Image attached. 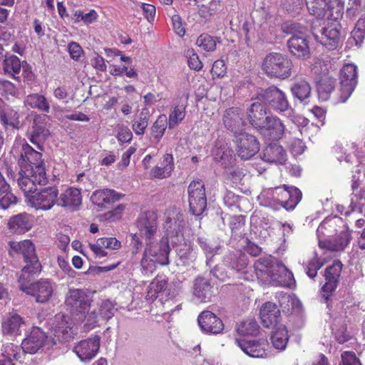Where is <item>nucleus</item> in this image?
Masks as SVG:
<instances>
[{
  "label": "nucleus",
  "mask_w": 365,
  "mask_h": 365,
  "mask_svg": "<svg viewBox=\"0 0 365 365\" xmlns=\"http://www.w3.org/2000/svg\"><path fill=\"white\" fill-rule=\"evenodd\" d=\"M140 234L148 242L140 261L141 272L144 275L152 274L155 269V264L166 265L169 264L168 255L170 247L168 237H163L158 242H151L157 231L156 217L153 213L142 215L137 222Z\"/></svg>",
  "instance_id": "nucleus-1"
},
{
  "label": "nucleus",
  "mask_w": 365,
  "mask_h": 365,
  "mask_svg": "<svg viewBox=\"0 0 365 365\" xmlns=\"http://www.w3.org/2000/svg\"><path fill=\"white\" fill-rule=\"evenodd\" d=\"M92 300L88 293L81 289H70L65 297V305L73 319L86 321L85 327L91 329L98 325V315L96 310L88 312Z\"/></svg>",
  "instance_id": "nucleus-2"
},
{
  "label": "nucleus",
  "mask_w": 365,
  "mask_h": 365,
  "mask_svg": "<svg viewBox=\"0 0 365 365\" xmlns=\"http://www.w3.org/2000/svg\"><path fill=\"white\" fill-rule=\"evenodd\" d=\"M282 31L292 34L287 41V46L292 56L307 59L310 56V49L305 36L306 28L297 22H287L282 26Z\"/></svg>",
  "instance_id": "nucleus-3"
},
{
  "label": "nucleus",
  "mask_w": 365,
  "mask_h": 365,
  "mask_svg": "<svg viewBox=\"0 0 365 365\" xmlns=\"http://www.w3.org/2000/svg\"><path fill=\"white\" fill-rule=\"evenodd\" d=\"M264 124L259 129L261 133L267 138L277 140L280 139L283 135L284 137L289 140H292V134H294V137L293 138L294 142H291V146L292 149L294 148V143L298 145V149L296 150L297 153H302L303 151L304 144L297 137L298 133L300 132L299 129L297 126H294L293 131H285L284 125L282 123V120L273 115L268 116L267 120L264 123Z\"/></svg>",
  "instance_id": "nucleus-4"
},
{
  "label": "nucleus",
  "mask_w": 365,
  "mask_h": 365,
  "mask_svg": "<svg viewBox=\"0 0 365 365\" xmlns=\"http://www.w3.org/2000/svg\"><path fill=\"white\" fill-rule=\"evenodd\" d=\"M292 67L291 59L286 54L278 52L267 54L262 64V69L267 76L279 79L289 78Z\"/></svg>",
  "instance_id": "nucleus-5"
},
{
  "label": "nucleus",
  "mask_w": 365,
  "mask_h": 365,
  "mask_svg": "<svg viewBox=\"0 0 365 365\" xmlns=\"http://www.w3.org/2000/svg\"><path fill=\"white\" fill-rule=\"evenodd\" d=\"M29 275L19 276V289L32 296L37 303L45 304L49 302L54 293L55 283L49 279H41L30 284H26Z\"/></svg>",
  "instance_id": "nucleus-6"
},
{
  "label": "nucleus",
  "mask_w": 365,
  "mask_h": 365,
  "mask_svg": "<svg viewBox=\"0 0 365 365\" xmlns=\"http://www.w3.org/2000/svg\"><path fill=\"white\" fill-rule=\"evenodd\" d=\"M11 250L23 255L26 265L21 269V275L34 274L41 271V264L36 256L34 245L31 241L10 242Z\"/></svg>",
  "instance_id": "nucleus-7"
},
{
  "label": "nucleus",
  "mask_w": 365,
  "mask_h": 365,
  "mask_svg": "<svg viewBox=\"0 0 365 365\" xmlns=\"http://www.w3.org/2000/svg\"><path fill=\"white\" fill-rule=\"evenodd\" d=\"M19 177L17 180L20 189L28 197L29 194L34 193L36 190V184L44 185L47 183L48 179L44 167H36V170L20 168Z\"/></svg>",
  "instance_id": "nucleus-8"
},
{
  "label": "nucleus",
  "mask_w": 365,
  "mask_h": 365,
  "mask_svg": "<svg viewBox=\"0 0 365 365\" xmlns=\"http://www.w3.org/2000/svg\"><path fill=\"white\" fill-rule=\"evenodd\" d=\"M257 99L277 112H284L291 108L286 94L274 86L262 90Z\"/></svg>",
  "instance_id": "nucleus-9"
},
{
  "label": "nucleus",
  "mask_w": 365,
  "mask_h": 365,
  "mask_svg": "<svg viewBox=\"0 0 365 365\" xmlns=\"http://www.w3.org/2000/svg\"><path fill=\"white\" fill-rule=\"evenodd\" d=\"M312 34L315 39L329 50L336 48L342 38L341 26L336 21L320 29H313Z\"/></svg>",
  "instance_id": "nucleus-10"
},
{
  "label": "nucleus",
  "mask_w": 365,
  "mask_h": 365,
  "mask_svg": "<svg viewBox=\"0 0 365 365\" xmlns=\"http://www.w3.org/2000/svg\"><path fill=\"white\" fill-rule=\"evenodd\" d=\"M339 101L345 103L357 84V67L354 63H346L339 73Z\"/></svg>",
  "instance_id": "nucleus-11"
},
{
  "label": "nucleus",
  "mask_w": 365,
  "mask_h": 365,
  "mask_svg": "<svg viewBox=\"0 0 365 365\" xmlns=\"http://www.w3.org/2000/svg\"><path fill=\"white\" fill-rule=\"evenodd\" d=\"M189 206L194 215H201L207 207V198L204 184L194 180L188 186Z\"/></svg>",
  "instance_id": "nucleus-12"
},
{
  "label": "nucleus",
  "mask_w": 365,
  "mask_h": 365,
  "mask_svg": "<svg viewBox=\"0 0 365 365\" xmlns=\"http://www.w3.org/2000/svg\"><path fill=\"white\" fill-rule=\"evenodd\" d=\"M58 190L56 187H48L34 193L29 197L32 207L36 210H49L58 205Z\"/></svg>",
  "instance_id": "nucleus-13"
},
{
  "label": "nucleus",
  "mask_w": 365,
  "mask_h": 365,
  "mask_svg": "<svg viewBox=\"0 0 365 365\" xmlns=\"http://www.w3.org/2000/svg\"><path fill=\"white\" fill-rule=\"evenodd\" d=\"M237 153L244 160L254 156L259 150V143L257 138L247 133H240L235 135Z\"/></svg>",
  "instance_id": "nucleus-14"
},
{
  "label": "nucleus",
  "mask_w": 365,
  "mask_h": 365,
  "mask_svg": "<svg viewBox=\"0 0 365 365\" xmlns=\"http://www.w3.org/2000/svg\"><path fill=\"white\" fill-rule=\"evenodd\" d=\"M272 190L274 192V196L279 197L282 207L287 210H293L302 199L301 191L294 187L284 185L282 187H277Z\"/></svg>",
  "instance_id": "nucleus-15"
},
{
  "label": "nucleus",
  "mask_w": 365,
  "mask_h": 365,
  "mask_svg": "<svg viewBox=\"0 0 365 365\" xmlns=\"http://www.w3.org/2000/svg\"><path fill=\"white\" fill-rule=\"evenodd\" d=\"M236 344L245 354L250 357L264 358L267 356L269 344L265 339L262 338L258 340L236 339Z\"/></svg>",
  "instance_id": "nucleus-16"
},
{
  "label": "nucleus",
  "mask_w": 365,
  "mask_h": 365,
  "mask_svg": "<svg viewBox=\"0 0 365 365\" xmlns=\"http://www.w3.org/2000/svg\"><path fill=\"white\" fill-rule=\"evenodd\" d=\"M100 336L93 337L82 340L77 344L73 351L78 358L83 361H88L96 356L100 348Z\"/></svg>",
  "instance_id": "nucleus-17"
},
{
  "label": "nucleus",
  "mask_w": 365,
  "mask_h": 365,
  "mask_svg": "<svg viewBox=\"0 0 365 365\" xmlns=\"http://www.w3.org/2000/svg\"><path fill=\"white\" fill-rule=\"evenodd\" d=\"M279 262L277 259L270 257L257 259L254 267L258 279L264 284L269 283L272 274L276 271Z\"/></svg>",
  "instance_id": "nucleus-18"
},
{
  "label": "nucleus",
  "mask_w": 365,
  "mask_h": 365,
  "mask_svg": "<svg viewBox=\"0 0 365 365\" xmlns=\"http://www.w3.org/2000/svg\"><path fill=\"white\" fill-rule=\"evenodd\" d=\"M202 331L207 334H217L224 329L222 321L210 311L202 312L197 318Z\"/></svg>",
  "instance_id": "nucleus-19"
},
{
  "label": "nucleus",
  "mask_w": 365,
  "mask_h": 365,
  "mask_svg": "<svg viewBox=\"0 0 365 365\" xmlns=\"http://www.w3.org/2000/svg\"><path fill=\"white\" fill-rule=\"evenodd\" d=\"M46 339L47 336L40 328L34 327L22 341V350L26 353L35 354L43 347Z\"/></svg>",
  "instance_id": "nucleus-20"
},
{
  "label": "nucleus",
  "mask_w": 365,
  "mask_h": 365,
  "mask_svg": "<svg viewBox=\"0 0 365 365\" xmlns=\"http://www.w3.org/2000/svg\"><path fill=\"white\" fill-rule=\"evenodd\" d=\"M42 154L34 150L29 144L26 143L22 145L20 158L18 163L20 168L23 166L26 169L36 170V167H44L41 161Z\"/></svg>",
  "instance_id": "nucleus-21"
},
{
  "label": "nucleus",
  "mask_w": 365,
  "mask_h": 365,
  "mask_svg": "<svg viewBox=\"0 0 365 365\" xmlns=\"http://www.w3.org/2000/svg\"><path fill=\"white\" fill-rule=\"evenodd\" d=\"M164 228L168 236H178L184 225L182 214L175 208L167 210L165 212Z\"/></svg>",
  "instance_id": "nucleus-22"
},
{
  "label": "nucleus",
  "mask_w": 365,
  "mask_h": 365,
  "mask_svg": "<svg viewBox=\"0 0 365 365\" xmlns=\"http://www.w3.org/2000/svg\"><path fill=\"white\" fill-rule=\"evenodd\" d=\"M342 267V263L339 260H336L331 266L326 268L324 274L326 282L322 288L324 293H327V295L323 294V296L326 299H328L329 294L336 289Z\"/></svg>",
  "instance_id": "nucleus-23"
},
{
  "label": "nucleus",
  "mask_w": 365,
  "mask_h": 365,
  "mask_svg": "<svg viewBox=\"0 0 365 365\" xmlns=\"http://www.w3.org/2000/svg\"><path fill=\"white\" fill-rule=\"evenodd\" d=\"M244 114L239 108H230L226 110L223 118L225 127L232 131L235 135L242 133L245 125Z\"/></svg>",
  "instance_id": "nucleus-24"
},
{
  "label": "nucleus",
  "mask_w": 365,
  "mask_h": 365,
  "mask_svg": "<svg viewBox=\"0 0 365 365\" xmlns=\"http://www.w3.org/2000/svg\"><path fill=\"white\" fill-rule=\"evenodd\" d=\"M25 326L24 319L17 313L11 312L8 313L2 322V332L5 335L16 336L21 334Z\"/></svg>",
  "instance_id": "nucleus-25"
},
{
  "label": "nucleus",
  "mask_w": 365,
  "mask_h": 365,
  "mask_svg": "<svg viewBox=\"0 0 365 365\" xmlns=\"http://www.w3.org/2000/svg\"><path fill=\"white\" fill-rule=\"evenodd\" d=\"M71 320L63 313L55 316L53 323L54 335L59 341H70L72 339Z\"/></svg>",
  "instance_id": "nucleus-26"
},
{
  "label": "nucleus",
  "mask_w": 365,
  "mask_h": 365,
  "mask_svg": "<svg viewBox=\"0 0 365 365\" xmlns=\"http://www.w3.org/2000/svg\"><path fill=\"white\" fill-rule=\"evenodd\" d=\"M58 200V206L76 210L82 202L81 190L75 187H68L60 195Z\"/></svg>",
  "instance_id": "nucleus-27"
},
{
  "label": "nucleus",
  "mask_w": 365,
  "mask_h": 365,
  "mask_svg": "<svg viewBox=\"0 0 365 365\" xmlns=\"http://www.w3.org/2000/svg\"><path fill=\"white\" fill-rule=\"evenodd\" d=\"M262 158L269 163L282 165L287 160V153L282 145L270 143L264 148Z\"/></svg>",
  "instance_id": "nucleus-28"
},
{
  "label": "nucleus",
  "mask_w": 365,
  "mask_h": 365,
  "mask_svg": "<svg viewBox=\"0 0 365 365\" xmlns=\"http://www.w3.org/2000/svg\"><path fill=\"white\" fill-rule=\"evenodd\" d=\"M123 194L117 192L111 189H103L96 190L91 195L92 202L98 207H106L107 205H110L115 202L119 201Z\"/></svg>",
  "instance_id": "nucleus-29"
},
{
  "label": "nucleus",
  "mask_w": 365,
  "mask_h": 365,
  "mask_svg": "<svg viewBox=\"0 0 365 365\" xmlns=\"http://www.w3.org/2000/svg\"><path fill=\"white\" fill-rule=\"evenodd\" d=\"M259 314L264 327L267 328L277 327L280 311L274 303L268 302L264 304L260 309Z\"/></svg>",
  "instance_id": "nucleus-30"
},
{
  "label": "nucleus",
  "mask_w": 365,
  "mask_h": 365,
  "mask_svg": "<svg viewBox=\"0 0 365 365\" xmlns=\"http://www.w3.org/2000/svg\"><path fill=\"white\" fill-rule=\"evenodd\" d=\"M351 240V234L348 230L340 232L333 240H319V246L321 248L327 249L330 251H342L348 245Z\"/></svg>",
  "instance_id": "nucleus-31"
},
{
  "label": "nucleus",
  "mask_w": 365,
  "mask_h": 365,
  "mask_svg": "<svg viewBox=\"0 0 365 365\" xmlns=\"http://www.w3.org/2000/svg\"><path fill=\"white\" fill-rule=\"evenodd\" d=\"M0 122L5 128L19 129V114L13 108L6 106L0 98Z\"/></svg>",
  "instance_id": "nucleus-32"
},
{
  "label": "nucleus",
  "mask_w": 365,
  "mask_h": 365,
  "mask_svg": "<svg viewBox=\"0 0 365 365\" xmlns=\"http://www.w3.org/2000/svg\"><path fill=\"white\" fill-rule=\"evenodd\" d=\"M268 116L264 106L258 101L253 103L248 109V120L255 128L259 129L264 124Z\"/></svg>",
  "instance_id": "nucleus-33"
},
{
  "label": "nucleus",
  "mask_w": 365,
  "mask_h": 365,
  "mask_svg": "<svg viewBox=\"0 0 365 365\" xmlns=\"http://www.w3.org/2000/svg\"><path fill=\"white\" fill-rule=\"evenodd\" d=\"M213 294L212 287L208 279L198 277L193 284V294L201 302H207L210 300Z\"/></svg>",
  "instance_id": "nucleus-34"
},
{
  "label": "nucleus",
  "mask_w": 365,
  "mask_h": 365,
  "mask_svg": "<svg viewBox=\"0 0 365 365\" xmlns=\"http://www.w3.org/2000/svg\"><path fill=\"white\" fill-rule=\"evenodd\" d=\"M294 282L293 274L279 262L276 271L272 274L269 284L276 286L290 287Z\"/></svg>",
  "instance_id": "nucleus-35"
},
{
  "label": "nucleus",
  "mask_w": 365,
  "mask_h": 365,
  "mask_svg": "<svg viewBox=\"0 0 365 365\" xmlns=\"http://www.w3.org/2000/svg\"><path fill=\"white\" fill-rule=\"evenodd\" d=\"M8 225L9 230L14 233H24L32 227L29 216L26 213H21L11 217Z\"/></svg>",
  "instance_id": "nucleus-36"
},
{
  "label": "nucleus",
  "mask_w": 365,
  "mask_h": 365,
  "mask_svg": "<svg viewBox=\"0 0 365 365\" xmlns=\"http://www.w3.org/2000/svg\"><path fill=\"white\" fill-rule=\"evenodd\" d=\"M33 130L31 134V142L37 146V148L42 150L43 144L50 135V131L43 123H38L34 120Z\"/></svg>",
  "instance_id": "nucleus-37"
},
{
  "label": "nucleus",
  "mask_w": 365,
  "mask_h": 365,
  "mask_svg": "<svg viewBox=\"0 0 365 365\" xmlns=\"http://www.w3.org/2000/svg\"><path fill=\"white\" fill-rule=\"evenodd\" d=\"M21 349V346L12 343L4 345L2 356L0 357V365H15L13 360L19 358Z\"/></svg>",
  "instance_id": "nucleus-38"
},
{
  "label": "nucleus",
  "mask_w": 365,
  "mask_h": 365,
  "mask_svg": "<svg viewBox=\"0 0 365 365\" xmlns=\"http://www.w3.org/2000/svg\"><path fill=\"white\" fill-rule=\"evenodd\" d=\"M310 14L317 18L324 16L327 9H332L333 6L326 0H304Z\"/></svg>",
  "instance_id": "nucleus-39"
},
{
  "label": "nucleus",
  "mask_w": 365,
  "mask_h": 365,
  "mask_svg": "<svg viewBox=\"0 0 365 365\" xmlns=\"http://www.w3.org/2000/svg\"><path fill=\"white\" fill-rule=\"evenodd\" d=\"M273 346L280 350H284L289 340L288 331L285 326L280 324L274 327L271 336Z\"/></svg>",
  "instance_id": "nucleus-40"
},
{
  "label": "nucleus",
  "mask_w": 365,
  "mask_h": 365,
  "mask_svg": "<svg viewBox=\"0 0 365 365\" xmlns=\"http://www.w3.org/2000/svg\"><path fill=\"white\" fill-rule=\"evenodd\" d=\"M291 91L294 98L303 102L310 96L311 86L307 81L302 79L292 86Z\"/></svg>",
  "instance_id": "nucleus-41"
},
{
  "label": "nucleus",
  "mask_w": 365,
  "mask_h": 365,
  "mask_svg": "<svg viewBox=\"0 0 365 365\" xmlns=\"http://www.w3.org/2000/svg\"><path fill=\"white\" fill-rule=\"evenodd\" d=\"M24 103L26 106H29L32 108H38L45 113H48L50 110V106L46 98L43 96L37 93L29 95L26 98Z\"/></svg>",
  "instance_id": "nucleus-42"
},
{
  "label": "nucleus",
  "mask_w": 365,
  "mask_h": 365,
  "mask_svg": "<svg viewBox=\"0 0 365 365\" xmlns=\"http://www.w3.org/2000/svg\"><path fill=\"white\" fill-rule=\"evenodd\" d=\"M21 68V62L20 59L14 55L6 56L3 61V70L4 73L14 78L20 73Z\"/></svg>",
  "instance_id": "nucleus-43"
},
{
  "label": "nucleus",
  "mask_w": 365,
  "mask_h": 365,
  "mask_svg": "<svg viewBox=\"0 0 365 365\" xmlns=\"http://www.w3.org/2000/svg\"><path fill=\"white\" fill-rule=\"evenodd\" d=\"M116 309L114 304L108 300H103L98 305V323L100 321L107 322L115 314Z\"/></svg>",
  "instance_id": "nucleus-44"
},
{
  "label": "nucleus",
  "mask_w": 365,
  "mask_h": 365,
  "mask_svg": "<svg viewBox=\"0 0 365 365\" xmlns=\"http://www.w3.org/2000/svg\"><path fill=\"white\" fill-rule=\"evenodd\" d=\"M217 43H220L217 37H214L207 34H202L198 36L196 44L203 50L212 52L216 49Z\"/></svg>",
  "instance_id": "nucleus-45"
},
{
  "label": "nucleus",
  "mask_w": 365,
  "mask_h": 365,
  "mask_svg": "<svg viewBox=\"0 0 365 365\" xmlns=\"http://www.w3.org/2000/svg\"><path fill=\"white\" fill-rule=\"evenodd\" d=\"M168 125V119L165 115H160L151 127L152 137L159 142L163 137Z\"/></svg>",
  "instance_id": "nucleus-46"
},
{
  "label": "nucleus",
  "mask_w": 365,
  "mask_h": 365,
  "mask_svg": "<svg viewBox=\"0 0 365 365\" xmlns=\"http://www.w3.org/2000/svg\"><path fill=\"white\" fill-rule=\"evenodd\" d=\"M259 325L256 320L249 319L242 322L237 328L238 333L243 335H256L259 331Z\"/></svg>",
  "instance_id": "nucleus-47"
},
{
  "label": "nucleus",
  "mask_w": 365,
  "mask_h": 365,
  "mask_svg": "<svg viewBox=\"0 0 365 365\" xmlns=\"http://www.w3.org/2000/svg\"><path fill=\"white\" fill-rule=\"evenodd\" d=\"M168 287V282L165 279L155 278L153 282L150 284V290L148 292V294H150V297H155V294L163 293L166 291Z\"/></svg>",
  "instance_id": "nucleus-48"
},
{
  "label": "nucleus",
  "mask_w": 365,
  "mask_h": 365,
  "mask_svg": "<svg viewBox=\"0 0 365 365\" xmlns=\"http://www.w3.org/2000/svg\"><path fill=\"white\" fill-rule=\"evenodd\" d=\"M352 38L358 45L365 37V16L358 20L354 29L351 32Z\"/></svg>",
  "instance_id": "nucleus-49"
},
{
  "label": "nucleus",
  "mask_w": 365,
  "mask_h": 365,
  "mask_svg": "<svg viewBox=\"0 0 365 365\" xmlns=\"http://www.w3.org/2000/svg\"><path fill=\"white\" fill-rule=\"evenodd\" d=\"M185 108L176 106L169 116L168 126L170 129L173 128L185 118Z\"/></svg>",
  "instance_id": "nucleus-50"
},
{
  "label": "nucleus",
  "mask_w": 365,
  "mask_h": 365,
  "mask_svg": "<svg viewBox=\"0 0 365 365\" xmlns=\"http://www.w3.org/2000/svg\"><path fill=\"white\" fill-rule=\"evenodd\" d=\"M324 265L317 255L307 263L305 267L307 274L310 278H314L317 274V271Z\"/></svg>",
  "instance_id": "nucleus-51"
},
{
  "label": "nucleus",
  "mask_w": 365,
  "mask_h": 365,
  "mask_svg": "<svg viewBox=\"0 0 365 365\" xmlns=\"http://www.w3.org/2000/svg\"><path fill=\"white\" fill-rule=\"evenodd\" d=\"M148 125V117L146 115H144L143 113H141L139 118L133 121L132 128L136 135H142L145 133V130Z\"/></svg>",
  "instance_id": "nucleus-52"
},
{
  "label": "nucleus",
  "mask_w": 365,
  "mask_h": 365,
  "mask_svg": "<svg viewBox=\"0 0 365 365\" xmlns=\"http://www.w3.org/2000/svg\"><path fill=\"white\" fill-rule=\"evenodd\" d=\"M185 54L187 58L188 66L191 69L199 71L202 68V63L193 48H188L185 51Z\"/></svg>",
  "instance_id": "nucleus-53"
},
{
  "label": "nucleus",
  "mask_w": 365,
  "mask_h": 365,
  "mask_svg": "<svg viewBox=\"0 0 365 365\" xmlns=\"http://www.w3.org/2000/svg\"><path fill=\"white\" fill-rule=\"evenodd\" d=\"M264 205L273 210H277L282 207V203L279 200V197L274 196V192L272 190H269L264 200Z\"/></svg>",
  "instance_id": "nucleus-54"
},
{
  "label": "nucleus",
  "mask_w": 365,
  "mask_h": 365,
  "mask_svg": "<svg viewBox=\"0 0 365 365\" xmlns=\"http://www.w3.org/2000/svg\"><path fill=\"white\" fill-rule=\"evenodd\" d=\"M9 188L6 191L0 193V195H3L0 198V207L4 210L9 207L10 205L16 204L17 201L16 197L9 192Z\"/></svg>",
  "instance_id": "nucleus-55"
},
{
  "label": "nucleus",
  "mask_w": 365,
  "mask_h": 365,
  "mask_svg": "<svg viewBox=\"0 0 365 365\" xmlns=\"http://www.w3.org/2000/svg\"><path fill=\"white\" fill-rule=\"evenodd\" d=\"M117 138L121 143H128L132 140L133 134L130 129L123 125H118Z\"/></svg>",
  "instance_id": "nucleus-56"
},
{
  "label": "nucleus",
  "mask_w": 365,
  "mask_h": 365,
  "mask_svg": "<svg viewBox=\"0 0 365 365\" xmlns=\"http://www.w3.org/2000/svg\"><path fill=\"white\" fill-rule=\"evenodd\" d=\"M334 88V80L332 78H324L320 81L317 89L319 93L329 94L331 93Z\"/></svg>",
  "instance_id": "nucleus-57"
},
{
  "label": "nucleus",
  "mask_w": 365,
  "mask_h": 365,
  "mask_svg": "<svg viewBox=\"0 0 365 365\" xmlns=\"http://www.w3.org/2000/svg\"><path fill=\"white\" fill-rule=\"evenodd\" d=\"M303 0H286L284 6L290 13H298L303 7Z\"/></svg>",
  "instance_id": "nucleus-58"
},
{
  "label": "nucleus",
  "mask_w": 365,
  "mask_h": 365,
  "mask_svg": "<svg viewBox=\"0 0 365 365\" xmlns=\"http://www.w3.org/2000/svg\"><path fill=\"white\" fill-rule=\"evenodd\" d=\"M342 365H361L355 354L351 351H344L341 354Z\"/></svg>",
  "instance_id": "nucleus-59"
},
{
  "label": "nucleus",
  "mask_w": 365,
  "mask_h": 365,
  "mask_svg": "<svg viewBox=\"0 0 365 365\" xmlns=\"http://www.w3.org/2000/svg\"><path fill=\"white\" fill-rule=\"evenodd\" d=\"M68 50L70 56L73 60L78 61L83 53V51L81 46L76 42H71L68 46Z\"/></svg>",
  "instance_id": "nucleus-60"
},
{
  "label": "nucleus",
  "mask_w": 365,
  "mask_h": 365,
  "mask_svg": "<svg viewBox=\"0 0 365 365\" xmlns=\"http://www.w3.org/2000/svg\"><path fill=\"white\" fill-rule=\"evenodd\" d=\"M244 217L242 215L230 217V227L233 232H237L244 227Z\"/></svg>",
  "instance_id": "nucleus-61"
},
{
  "label": "nucleus",
  "mask_w": 365,
  "mask_h": 365,
  "mask_svg": "<svg viewBox=\"0 0 365 365\" xmlns=\"http://www.w3.org/2000/svg\"><path fill=\"white\" fill-rule=\"evenodd\" d=\"M103 244V247L110 250H118L121 247V243L115 237H102L99 238Z\"/></svg>",
  "instance_id": "nucleus-62"
},
{
  "label": "nucleus",
  "mask_w": 365,
  "mask_h": 365,
  "mask_svg": "<svg viewBox=\"0 0 365 365\" xmlns=\"http://www.w3.org/2000/svg\"><path fill=\"white\" fill-rule=\"evenodd\" d=\"M89 247L96 257H103L108 255L107 252L105 250L102 241L99 239H98L96 244H90Z\"/></svg>",
  "instance_id": "nucleus-63"
},
{
  "label": "nucleus",
  "mask_w": 365,
  "mask_h": 365,
  "mask_svg": "<svg viewBox=\"0 0 365 365\" xmlns=\"http://www.w3.org/2000/svg\"><path fill=\"white\" fill-rule=\"evenodd\" d=\"M180 259L185 266H188L196 259V255L192 250H188L185 252L179 253Z\"/></svg>",
  "instance_id": "nucleus-64"
}]
</instances>
